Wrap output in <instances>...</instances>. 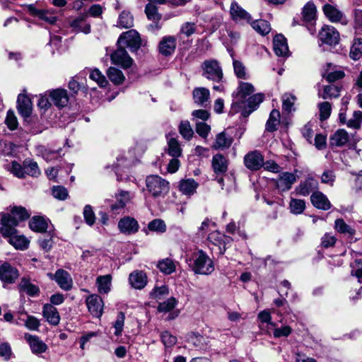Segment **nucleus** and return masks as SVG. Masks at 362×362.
<instances>
[{
  "label": "nucleus",
  "mask_w": 362,
  "mask_h": 362,
  "mask_svg": "<svg viewBox=\"0 0 362 362\" xmlns=\"http://www.w3.org/2000/svg\"><path fill=\"white\" fill-rule=\"evenodd\" d=\"M193 98L194 102L203 107H206L209 99L210 93L206 88H196L193 90Z\"/></svg>",
  "instance_id": "nucleus-32"
},
{
  "label": "nucleus",
  "mask_w": 362,
  "mask_h": 362,
  "mask_svg": "<svg viewBox=\"0 0 362 362\" xmlns=\"http://www.w3.org/2000/svg\"><path fill=\"white\" fill-rule=\"evenodd\" d=\"M86 305L88 311L96 317H100L103 314V301L100 296L96 294L89 296L86 298Z\"/></svg>",
  "instance_id": "nucleus-14"
},
{
  "label": "nucleus",
  "mask_w": 362,
  "mask_h": 362,
  "mask_svg": "<svg viewBox=\"0 0 362 362\" xmlns=\"http://www.w3.org/2000/svg\"><path fill=\"white\" fill-rule=\"evenodd\" d=\"M17 109L20 115L24 117H29L32 113V103L25 94L21 93L17 99Z\"/></svg>",
  "instance_id": "nucleus-23"
},
{
  "label": "nucleus",
  "mask_w": 362,
  "mask_h": 362,
  "mask_svg": "<svg viewBox=\"0 0 362 362\" xmlns=\"http://www.w3.org/2000/svg\"><path fill=\"white\" fill-rule=\"evenodd\" d=\"M232 143V137L227 136L224 132H222L216 135V141L213 147L216 149L228 148Z\"/></svg>",
  "instance_id": "nucleus-37"
},
{
  "label": "nucleus",
  "mask_w": 362,
  "mask_h": 362,
  "mask_svg": "<svg viewBox=\"0 0 362 362\" xmlns=\"http://www.w3.org/2000/svg\"><path fill=\"white\" fill-rule=\"evenodd\" d=\"M133 195L128 191L119 190L115 194V203L110 205L111 211L115 214H119L122 209H124L126 205L130 202Z\"/></svg>",
  "instance_id": "nucleus-12"
},
{
  "label": "nucleus",
  "mask_w": 362,
  "mask_h": 362,
  "mask_svg": "<svg viewBox=\"0 0 362 362\" xmlns=\"http://www.w3.org/2000/svg\"><path fill=\"white\" fill-rule=\"evenodd\" d=\"M244 165L251 171H257L264 165V156L259 151H249L244 156Z\"/></svg>",
  "instance_id": "nucleus-7"
},
{
  "label": "nucleus",
  "mask_w": 362,
  "mask_h": 362,
  "mask_svg": "<svg viewBox=\"0 0 362 362\" xmlns=\"http://www.w3.org/2000/svg\"><path fill=\"white\" fill-rule=\"evenodd\" d=\"M125 315L123 312H119L117 315V319L113 324L115 328V334L117 337L121 336L124 324Z\"/></svg>",
  "instance_id": "nucleus-60"
},
{
  "label": "nucleus",
  "mask_w": 362,
  "mask_h": 362,
  "mask_svg": "<svg viewBox=\"0 0 362 362\" xmlns=\"http://www.w3.org/2000/svg\"><path fill=\"white\" fill-rule=\"evenodd\" d=\"M335 230L341 234L353 236L355 235L356 230L349 225L346 224L342 218H337L334 222Z\"/></svg>",
  "instance_id": "nucleus-42"
},
{
  "label": "nucleus",
  "mask_w": 362,
  "mask_h": 362,
  "mask_svg": "<svg viewBox=\"0 0 362 362\" xmlns=\"http://www.w3.org/2000/svg\"><path fill=\"white\" fill-rule=\"evenodd\" d=\"M3 236L8 238V243L17 250H25L28 248L30 240L25 236L18 234L15 228L13 233Z\"/></svg>",
  "instance_id": "nucleus-19"
},
{
  "label": "nucleus",
  "mask_w": 362,
  "mask_h": 362,
  "mask_svg": "<svg viewBox=\"0 0 362 362\" xmlns=\"http://www.w3.org/2000/svg\"><path fill=\"white\" fill-rule=\"evenodd\" d=\"M230 15L235 22L250 23L252 17L249 13L243 9L236 1H233L230 6Z\"/></svg>",
  "instance_id": "nucleus-15"
},
{
  "label": "nucleus",
  "mask_w": 362,
  "mask_h": 362,
  "mask_svg": "<svg viewBox=\"0 0 362 362\" xmlns=\"http://www.w3.org/2000/svg\"><path fill=\"white\" fill-rule=\"evenodd\" d=\"M349 56L354 60L359 59L362 56V39L356 38L351 47Z\"/></svg>",
  "instance_id": "nucleus-50"
},
{
  "label": "nucleus",
  "mask_w": 362,
  "mask_h": 362,
  "mask_svg": "<svg viewBox=\"0 0 362 362\" xmlns=\"http://www.w3.org/2000/svg\"><path fill=\"white\" fill-rule=\"evenodd\" d=\"M323 11L325 16L332 22H339L341 20L343 16L340 11L330 4H325L323 6Z\"/></svg>",
  "instance_id": "nucleus-40"
},
{
  "label": "nucleus",
  "mask_w": 362,
  "mask_h": 362,
  "mask_svg": "<svg viewBox=\"0 0 362 362\" xmlns=\"http://www.w3.org/2000/svg\"><path fill=\"white\" fill-rule=\"evenodd\" d=\"M24 337L33 354H40L47 351V346L37 336L25 334Z\"/></svg>",
  "instance_id": "nucleus-22"
},
{
  "label": "nucleus",
  "mask_w": 362,
  "mask_h": 362,
  "mask_svg": "<svg viewBox=\"0 0 362 362\" xmlns=\"http://www.w3.org/2000/svg\"><path fill=\"white\" fill-rule=\"evenodd\" d=\"M234 73L240 79H247L249 75L246 72V68L243 62L238 60H233V62Z\"/></svg>",
  "instance_id": "nucleus-54"
},
{
  "label": "nucleus",
  "mask_w": 362,
  "mask_h": 362,
  "mask_svg": "<svg viewBox=\"0 0 362 362\" xmlns=\"http://www.w3.org/2000/svg\"><path fill=\"white\" fill-rule=\"evenodd\" d=\"M107 75L109 79L115 85L123 83L125 79L122 71L115 67H110L107 69Z\"/></svg>",
  "instance_id": "nucleus-41"
},
{
  "label": "nucleus",
  "mask_w": 362,
  "mask_h": 362,
  "mask_svg": "<svg viewBox=\"0 0 362 362\" xmlns=\"http://www.w3.org/2000/svg\"><path fill=\"white\" fill-rule=\"evenodd\" d=\"M148 191L154 197H163L169 191V182L158 175H149L146 179Z\"/></svg>",
  "instance_id": "nucleus-3"
},
{
  "label": "nucleus",
  "mask_w": 362,
  "mask_h": 362,
  "mask_svg": "<svg viewBox=\"0 0 362 362\" xmlns=\"http://www.w3.org/2000/svg\"><path fill=\"white\" fill-rule=\"evenodd\" d=\"M20 293H25L30 297L37 296L40 294V288L31 282V279L28 276H24L17 286Z\"/></svg>",
  "instance_id": "nucleus-13"
},
{
  "label": "nucleus",
  "mask_w": 362,
  "mask_h": 362,
  "mask_svg": "<svg viewBox=\"0 0 362 362\" xmlns=\"http://www.w3.org/2000/svg\"><path fill=\"white\" fill-rule=\"evenodd\" d=\"M282 107L286 112H290L294 110L293 105L296 100L295 95L291 93H285L282 95Z\"/></svg>",
  "instance_id": "nucleus-52"
},
{
  "label": "nucleus",
  "mask_w": 362,
  "mask_h": 362,
  "mask_svg": "<svg viewBox=\"0 0 362 362\" xmlns=\"http://www.w3.org/2000/svg\"><path fill=\"white\" fill-rule=\"evenodd\" d=\"M89 77L95 81L100 88H105L108 84L105 76L98 69L91 70Z\"/></svg>",
  "instance_id": "nucleus-51"
},
{
  "label": "nucleus",
  "mask_w": 362,
  "mask_h": 362,
  "mask_svg": "<svg viewBox=\"0 0 362 362\" xmlns=\"http://www.w3.org/2000/svg\"><path fill=\"white\" fill-rule=\"evenodd\" d=\"M252 25V28L256 30L258 33L262 35L268 34L270 30V25L268 21L264 20H257L250 23Z\"/></svg>",
  "instance_id": "nucleus-46"
},
{
  "label": "nucleus",
  "mask_w": 362,
  "mask_h": 362,
  "mask_svg": "<svg viewBox=\"0 0 362 362\" xmlns=\"http://www.w3.org/2000/svg\"><path fill=\"white\" fill-rule=\"evenodd\" d=\"M129 281L132 287L141 289L146 285L147 277L143 272L136 271L130 274Z\"/></svg>",
  "instance_id": "nucleus-30"
},
{
  "label": "nucleus",
  "mask_w": 362,
  "mask_h": 362,
  "mask_svg": "<svg viewBox=\"0 0 362 362\" xmlns=\"http://www.w3.org/2000/svg\"><path fill=\"white\" fill-rule=\"evenodd\" d=\"M29 226L33 231L43 233L45 232L48 228V222L43 217L34 216L30 221Z\"/></svg>",
  "instance_id": "nucleus-36"
},
{
  "label": "nucleus",
  "mask_w": 362,
  "mask_h": 362,
  "mask_svg": "<svg viewBox=\"0 0 362 362\" xmlns=\"http://www.w3.org/2000/svg\"><path fill=\"white\" fill-rule=\"evenodd\" d=\"M280 112L277 110H272L270 112L269 119L266 124V129L268 132H272L276 129L279 124Z\"/></svg>",
  "instance_id": "nucleus-43"
},
{
  "label": "nucleus",
  "mask_w": 362,
  "mask_h": 362,
  "mask_svg": "<svg viewBox=\"0 0 362 362\" xmlns=\"http://www.w3.org/2000/svg\"><path fill=\"white\" fill-rule=\"evenodd\" d=\"M187 340L198 349H206L208 346V338L199 333L192 332L189 334Z\"/></svg>",
  "instance_id": "nucleus-31"
},
{
  "label": "nucleus",
  "mask_w": 362,
  "mask_h": 362,
  "mask_svg": "<svg viewBox=\"0 0 362 362\" xmlns=\"http://www.w3.org/2000/svg\"><path fill=\"white\" fill-rule=\"evenodd\" d=\"M273 49L274 53L279 57H285L289 55L287 40L281 34L276 35L274 37Z\"/></svg>",
  "instance_id": "nucleus-18"
},
{
  "label": "nucleus",
  "mask_w": 362,
  "mask_h": 362,
  "mask_svg": "<svg viewBox=\"0 0 362 362\" xmlns=\"http://www.w3.org/2000/svg\"><path fill=\"white\" fill-rule=\"evenodd\" d=\"M87 14H82L80 16L76 18L70 23V27L75 33L82 32L85 34H88L90 32V25L88 23H86V19Z\"/></svg>",
  "instance_id": "nucleus-27"
},
{
  "label": "nucleus",
  "mask_w": 362,
  "mask_h": 362,
  "mask_svg": "<svg viewBox=\"0 0 362 362\" xmlns=\"http://www.w3.org/2000/svg\"><path fill=\"white\" fill-rule=\"evenodd\" d=\"M19 276L18 269L10 264L4 263L0 265V280L4 288H8V285L14 284Z\"/></svg>",
  "instance_id": "nucleus-6"
},
{
  "label": "nucleus",
  "mask_w": 362,
  "mask_h": 362,
  "mask_svg": "<svg viewBox=\"0 0 362 362\" xmlns=\"http://www.w3.org/2000/svg\"><path fill=\"white\" fill-rule=\"evenodd\" d=\"M112 64L119 65L123 69H128L132 66L133 59L129 57L124 47H119L110 56Z\"/></svg>",
  "instance_id": "nucleus-10"
},
{
  "label": "nucleus",
  "mask_w": 362,
  "mask_h": 362,
  "mask_svg": "<svg viewBox=\"0 0 362 362\" xmlns=\"http://www.w3.org/2000/svg\"><path fill=\"white\" fill-rule=\"evenodd\" d=\"M28 11L34 17H37L49 24H54L57 21L55 11L53 9H38L34 4L27 6Z\"/></svg>",
  "instance_id": "nucleus-8"
},
{
  "label": "nucleus",
  "mask_w": 362,
  "mask_h": 362,
  "mask_svg": "<svg viewBox=\"0 0 362 362\" xmlns=\"http://www.w3.org/2000/svg\"><path fill=\"white\" fill-rule=\"evenodd\" d=\"M319 109V118L321 121L327 119L332 112V105L329 102L320 103L317 105Z\"/></svg>",
  "instance_id": "nucleus-55"
},
{
  "label": "nucleus",
  "mask_w": 362,
  "mask_h": 362,
  "mask_svg": "<svg viewBox=\"0 0 362 362\" xmlns=\"http://www.w3.org/2000/svg\"><path fill=\"white\" fill-rule=\"evenodd\" d=\"M179 132L182 137L187 140H189L194 134V132L188 121H182L180 122Z\"/></svg>",
  "instance_id": "nucleus-57"
},
{
  "label": "nucleus",
  "mask_w": 362,
  "mask_h": 362,
  "mask_svg": "<svg viewBox=\"0 0 362 362\" xmlns=\"http://www.w3.org/2000/svg\"><path fill=\"white\" fill-rule=\"evenodd\" d=\"M49 98L53 104L59 108L65 107L69 102V97L64 89L58 88L50 91Z\"/></svg>",
  "instance_id": "nucleus-24"
},
{
  "label": "nucleus",
  "mask_w": 362,
  "mask_h": 362,
  "mask_svg": "<svg viewBox=\"0 0 362 362\" xmlns=\"http://www.w3.org/2000/svg\"><path fill=\"white\" fill-rule=\"evenodd\" d=\"M212 167L216 173H224L228 170L226 158L221 154H216L212 158Z\"/></svg>",
  "instance_id": "nucleus-34"
},
{
  "label": "nucleus",
  "mask_w": 362,
  "mask_h": 362,
  "mask_svg": "<svg viewBox=\"0 0 362 362\" xmlns=\"http://www.w3.org/2000/svg\"><path fill=\"white\" fill-rule=\"evenodd\" d=\"M264 95L263 94H255L250 97L248 100L249 107L250 110L249 112H244L243 115L244 116L248 115L251 112L254 111L257 107L263 101Z\"/></svg>",
  "instance_id": "nucleus-58"
},
{
  "label": "nucleus",
  "mask_w": 362,
  "mask_h": 362,
  "mask_svg": "<svg viewBox=\"0 0 362 362\" xmlns=\"http://www.w3.org/2000/svg\"><path fill=\"white\" fill-rule=\"evenodd\" d=\"M318 38L322 43L335 45L339 42V34L333 26L325 25L320 30Z\"/></svg>",
  "instance_id": "nucleus-9"
},
{
  "label": "nucleus",
  "mask_w": 362,
  "mask_h": 362,
  "mask_svg": "<svg viewBox=\"0 0 362 362\" xmlns=\"http://www.w3.org/2000/svg\"><path fill=\"white\" fill-rule=\"evenodd\" d=\"M199 186V183L192 178L183 179L179 182L180 191L186 196L193 195Z\"/></svg>",
  "instance_id": "nucleus-28"
},
{
  "label": "nucleus",
  "mask_w": 362,
  "mask_h": 362,
  "mask_svg": "<svg viewBox=\"0 0 362 362\" xmlns=\"http://www.w3.org/2000/svg\"><path fill=\"white\" fill-rule=\"evenodd\" d=\"M112 276L110 274L99 276L96 279V285L100 293L107 294L111 288Z\"/></svg>",
  "instance_id": "nucleus-35"
},
{
  "label": "nucleus",
  "mask_w": 362,
  "mask_h": 362,
  "mask_svg": "<svg viewBox=\"0 0 362 362\" xmlns=\"http://www.w3.org/2000/svg\"><path fill=\"white\" fill-rule=\"evenodd\" d=\"M177 40L174 36H165L159 42V52L163 56H170L174 53Z\"/></svg>",
  "instance_id": "nucleus-20"
},
{
  "label": "nucleus",
  "mask_w": 362,
  "mask_h": 362,
  "mask_svg": "<svg viewBox=\"0 0 362 362\" xmlns=\"http://www.w3.org/2000/svg\"><path fill=\"white\" fill-rule=\"evenodd\" d=\"M255 91L254 86L250 83L240 82L233 97L237 100H243Z\"/></svg>",
  "instance_id": "nucleus-33"
},
{
  "label": "nucleus",
  "mask_w": 362,
  "mask_h": 362,
  "mask_svg": "<svg viewBox=\"0 0 362 362\" xmlns=\"http://www.w3.org/2000/svg\"><path fill=\"white\" fill-rule=\"evenodd\" d=\"M340 88L334 85H328L324 87L322 93L319 92L318 95L322 99L337 98L339 96Z\"/></svg>",
  "instance_id": "nucleus-45"
},
{
  "label": "nucleus",
  "mask_w": 362,
  "mask_h": 362,
  "mask_svg": "<svg viewBox=\"0 0 362 362\" xmlns=\"http://www.w3.org/2000/svg\"><path fill=\"white\" fill-rule=\"evenodd\" d=\"M202 76L216 83L223 82V73L220 63L216 59L205 60L201 66Z\"/></svg>",
  "instance_id": "nucleus-4"
},
{
  "label": "nucleus",
  "mask_w": 362,
  "mask_h": 362,
  "mask_svg": "<svg viewBox=\"0 0 362 362\" xmlns=\"http://www.w3.org/2000/svg\"><path fill=\"white\" fill-rule=\"evenodd\" d=\"M118 228L121 233L130 235L138 231L139 223L135 218L130 216H124L119 221Z\"/></svg>",
  "instance_id": "nucleus-16"
},
{
  "label": "nucleus",
  "mask_w": 362,
  "mask_h": 362,
  "mask_svg": "<svg viewBox=\"0 0 362 362\" xmlns=\"http://www.w3.org/2000/svg\"><path fill=\"white\" fill-rule=\"evenodd\" d=\"M289 208L292 214H300L305 211V202L303 199L292 198L289 203Z\"/></svg>",
  "instance_id": "nucleus-49"
},
{
  "label": "nucleus",
  "mask_w": 362,
  "mask_h": 362,
  "mask_svg": "<svg viewBox=\"0 0 362 362\" xmlns=\"http://www.w3.org/2000/svg\"><path fill=\"white\" fill-rule=\"evenodd\" d=\"M23 168L25 175H28L32 177H37L40 174V170L37 163L32 160H25L23 161Z\"/></svg>",
  "instance_id": "nucleus-44"
},
{
  "label": "nucleus",
  "mask_w": 362,
  "mask_h": 362,
  "mask_svg": "<svg viewBox=\"0 0 362 362\" xmlns=\"http://www.w3.org/2000/svg\"><path fill=\"white\" fill-rule=\"evenodd\" d=\"M310 200L313 205L319 209L327 211L332 206L327 196L321 192H313L310 197Z\"/></svg>",
  "instance_id": "nucleus-26"
},
{
  "label": "nucleus",
  "mask_w": 362,
  "mask_h": 362,
  "mask_svg": "<svg viewBox=\"0 0 362 362\" xmlns=\"http://www.w3.org/2000/svg\"><path fill=\"white\" fill-rule=\"evenodd\" d=\"M148 228L151 231L164 233L166 230V225L161 219H154L149 222Z\"/></svg>",
  "instance_id": "nucleus-59"
},
{
  "label": "nucleus",
  "mask_w": 362,
  "mask_h": 362,
  "mask_svg": "<svg viewBox=\"0 0 362 362\" xmlns=\"http://www.w3.org/2000/svg\"><path fill=\"white\" fill-rule=\"evenodd\" d=\"M42 315L46 320L52 325H57L60 321V315L57 309L49 303H46L43 306Z\"/></svg>",
  "instance_id": "nucleus-25"
},
{
  "label": "nucleus",
  "mask_w": 362,
  "mask_h": 362,
  "mask_svg": "<svg viewBox=\"0 0 362 362\" xmlns=\"http://www.w3.org/2000/svg\"><path fill=\"white\" fill-rule=\"evenodd\" d=\"M187 262L195 274L209 275L214 271L212 259L202 250L194 252Z\"/></svg>",
  "instance_id": "nucleus-2"
},
{
  "label": "nucleus",
  "mask_w": 362,
  "mask_h": 362,
  "mask_svg": "<svg viewBox=\"0 0 362 362\" xmlns=\"http://www.w3.org/2000/svg\"><path fill=\"white\" fill-rule=\"evenodd\" d=\"M118 46L127 47L131 52L137 51L141 45V37L135 30L123 33L117 40Z\"/></svg>",
  "instance_id": "nucleus-5"
},
{
  "label": "nucleus",
  "mask_w": 362,
  "mask_h": 362,
  "mask_svg": "<svg viewBox=\"0 0 362 362\" xmlns=\"http://www.w3.org/2000/svg\"><path fill=\"white\" fill-rule=\"evenodd\" d=\"M134 25V18L129 12L123 11L119 16L117 26L122 28H129Z\"/></svg>",
  "instance_id": "nucleus-48"
},
{
  "label": "nucleus",
  "mask_w": 362,
  "mask_h": 362,
  "mask_svg": "<svg viewBox=\"0 0 362 362\" xmlns=\"http://www.w3.org/2000/svg\"><path fill=\"white\" fill-rule=\"evenodd\" d=\"M362 123V112L357 110L354 111L353 116L351 119L347 120L346 126L349 128L359 129Z\"/></svg>",
  "instance_id": "nucleus-56"
},
{
  "label": "nucleus",
  "mask_w": 362,
  "mask_h": 362,
  "mask_svg": "<svg viewBox=\"0 0 362 362\" xmlns=\"http://www.w3.org/2000/svg\"><path fill=\"white\" fill-rule=\"evenodd\" d=\"M160 338L166 347H172L177 343V337L168 331L162 332Z\"/></svg>",
  "instance_id": "nucleus-63"
},
{
  "label": "nucleus",
  "mask_w": 362,
  "mask_h": 362,
  "mask_svg": "<svg viewBox=\"0 0 362 362\" xmlns=\"http://www.w3.org/2000/svg\"><path fill=\"white\" fill-rule=\"evenodd\" d=\"M0 216V233L2 235H8L14 232V227L20 221L28 219L30 214L24 207L13 206L10 214L1 213Z\"/></svg>",
  "instance_id": "nucleus-1"
},
{
  "label": "nucleus",
  "mask_w": 362,
  "mask_h": 362,
  "mask_svg": "<svg viewBox=\"0 0 362 362\" xmlns=\"http://www.w3.org/2000/svg\"><path fill=\"white\" fill-rule=\"evenodd\" d=\"M336 179V175L333 170H325L321 175V182L324 184L333 186Z\"/></svg>",
  "instance_id": "nucleus-62"
},
{
  "label": "nucleus",
  "mask_w": 362,
  "mask_h": 362,
  "mask_svg": "<svg viewBox=\"0 0 362 362\" xmlns=\"http://www.w3.org/2000/svg\"><path fill=\"white\" fill-rule=\"evenodd\" d=\"M157 266L160 271L165 274H170L175 271V264L174 262L169 258L159 261Z\"/></svg>",
  "instance_id": "nucleus-47"
},
{
  "label": "nucleus",
  "mask_w": 362,
  "mask_h": 362,
  "mask_svg": "<svg viewBox=\"0 0 362 362\" xmlns=\"http://www.w3.org/2000/svg\"><path fill=\"white\" fill-rule=\"evenodd\" d=\"M349 140V134L344 129H338L331 137V144L336 146H344Z\"/></svg>",
  "instance_id": "nucleus-39"
},
{
  "label": "nucleus",
  "mask_w": 362,
  "mask_h": 362,
  "mask_svg": "<svg viewBox=\"0 0 362 362\" xmlns=\"http://www.w3.org/2000/svg\"><path fill=\"white\" fill-rule=\"evenodd\" d=\"M145 13L148 18L155 23H158L161 18L160 14L158 12V8L151 3L146 4Z\"/></svg>",
  "instance_id": "nucleus-53"
},
{
  "label": "nucleus",
  "mask_w": 362,
  "mask_h": 362,
  "mask_svg": "<svg viewBox=\"0 0 362 362\" xmlns=\"http://www.w3.org/2000/svg\"><path fill=\"white\" fill-rule=\"evenodd\" d=\"M48 276L52 279H54L62 289L64 291H69L71 289L73 286V280L68 272L64 269H58L56 271L54 274H48Z\"/></svg>",
  "instance_id": "nucleus-11"
},
{
  "label": "nucleus",
  "mask_w": 362,
  "mask_h": 362,
  "mask_svg": "<svg viewBox=\"0 0 362 362\" xmlns=\"http://www.w3.org/2000/svg\"><path fill=\"white\" fill-rule=\"evenodd\" d=\"M316 7L314 4L308 2L307 3L302 11L303 19L305 22L310 25L308 30L311 34H314L315 28L313 27L314 23L316 18Z\"/></svg>",
  "instance_id": "nucleus-17"
},
{
  "label": "nucleus",
  "mask_w": 362,
  "mask_h": 362,
  "mask_svg": "<svg viewBox=\"0 0 362 362\" xmlns=\"http://www.w3.org/2000/svg\"><path fill=\"white\" fill-rule=\"evenodd\" d=\"M167 153L173 158H178L182 155L180 144L175 138H168Z\"/></svg>",
  "instance_id": "nucleus-38"
},
{
  "label": "nucleus",
  "mask_w": 362,
  "mask_h": 362,
  "mask_svg": "<svg viewBox=\"0 0 362 362\" xmlns=\"http://www.w3.org/2000/svg\"><path fill=\"white\" fill-rule=\"evenodd\" d=\"M83 217L88 226H93L95 221V216L90 205H86L83 209Z\"/></svg>",
  "instance_id": "nucleus-64"
},
{
  "label": "nucleus",
  "mask_w": 362,
  "mask_h": 362,
  "mask_svg": "<svg viewBox=\"0 0 362 362\" xmlns=\"http://www.w3.org/2000/svg\"><path fill=\"white\" fill-rule=\"evenodd\" d=\"M177 303V300L175 298L171 297L167 300L159 303L158 306V310L159 312H169L176 306Z\"/></svg>",
  "instance_id": "nucleus-61"
},
{
  "label": "nucleus",
  "mask_w": 362,
  "mask_h": 362,
  "mask_svg": "<svg viewBox=\"0 0 362 362\" xmlns=\"http://www.w3.org/2000/svg\"><path fill=\"white\" fill-rule=\"evenodd\" d=\"M317 188V182L312 177L307 178L304 182H302L296 188V192L297 194L303 196H308L313 191Z\"/></svg>",
  "instance_id": "nucleus-29"
},
{
  "label": "nucleus",
  "mask_w": 362,
  "mask_h": 362,
  "mask_svg": "<svg viewBox=\"0 0 362 362\" xmlns=\"http://www.w3.org/2000/svg\"><path fill=\"white\" fill-rule=\"evenodd\" d=\"M296 181V175L294 173L284 172L279 175L276 180V187L282 191L289 190Z\"/></svg>",
  "instance_id": "nucleus-21"
}]
</instances>
